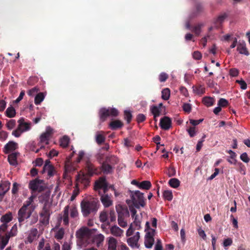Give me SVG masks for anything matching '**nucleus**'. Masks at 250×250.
<instances>
[{
	"label": "nucleus",
	"mask_w": 250,
	"mask_h": 250,
	"mask_svg": "<svg viewBox=\"0 0 250 250\" xmlns=\"http://www.w3.org/2000/svg\"><path fill=\"white\" fill-rule=\"evenodd\" d=\"M170 96V90L167 88H165L162 91V98L164 100L169 99Z\"/></svg>",
	"instance_id": "79ce46f5"
},
{
	"label": "nucleus",
	"mask_w": 250,
	"mask_h": 250,
	"mask_svg": "<svg viewBox=\"0 0 250 250\" xmlns=\"http://www.w3.org/2000/svg\"><path fill=\"white\" fill-rule=\"evenodd\" d=\"M38 221V216L37 214H34L31 215V216L30 218V222L29 224L30 225H32L35 223H36Z\"/></svg>",
	"instance_id": "864d4df0"
},
{
	"label": "nucleus",
	"mask_w": 250,
	"mask_h": 250,
	"mask_svg": "<svg viewBox=\"0 0 250 250\" xmlns=\"http://www.w3.org/2000/svg\"><path fill=\"white\" fill-rule=\"evenodd\" d=\"M172 121L171 119L167 116L161 118L160 122V126L164 130H168L171 126Z\"/></svg>",
	"instance_id": "f8f14e48"
},
{
	"label": "nucleus",
	"mask_w": 250,
	"mask_h": 250,
	"mask_svg": "<svg viewBox=\"0 0 250 250\" xmlns=\"http://www.w3.org/2000/svg\"><path fill=\"white\" fill-rule=\"evenodd\" d=\"M111 233L116 237H121L123 235L124 230L121 229L117 225H114L111 227L110 229Z\"/></svg>",
	"instance_id": "aec40b11"
},
{
	"label": "nucleus",
	"mask_w": 250,
	"mask_h": 250,
	"mask_svg": "<svg viewBox=\"0 0 250 250\" xmlns=\"http://www.w3.org/2000/svg\"><path fill=\"white\" fill-rule=\"evenodd\" d=\"M124 118L126 121L127 124H129L132 120V115L129 111L125 110L124 111Z\"/></svg>",
	"instance_id": "49530a36"
},
{
	"label": "nucleus",
	"mask_w": 250,
	"mask_h": 250,
	"mask_svg": "<svg viewBox=\"0 0 250 250\" xmlns=\"http://www.w3.org/2000/svg\"><path fill=\"white\" fill-rule=\"evenodd\" d=\"M12 219V213L10 211H8L1 217L0 221L3 223H6L7 224V223L11 221Z\"/></svg>",
	"instance_id": "bb28decb"
},
{
	"label": "nucleus",
	"mask_w": 250,
	"mask_h": 250,
	"mask_svg": "<svg viewBox=\"0 0 250 250\" xmlns=\"http://www.w3.org/2000/svg\"><path fill=\"white\" fill-rule=\"evenodd\" d=\"M135 229H136L135 228H133V224H131L129 228L126 231V236L128 237L131 236L133 234Z\"/></svg>",
	"instance_id": "e2e57ef3"
},
{
	"label": "nucleus",
	"mask_w": 250,
	"mask_h": 250,
	"mask_svg": "<svg viewBox=\"0 0 250 250\" xmlns=\"http://www.w3.org/2000/svg\"><path fill=\"white\" fill-rule=\"evenodd\" d=\"M47 172L49 177L54 175V167L52 165H44L42 170V173Z\"/></svg>",
	"instance_id": "393cba45"
},
{
	"label": "nucleus",
	"mask_w": 250,
	"mask_h": 250,
	"mask_svg": "<svg viewBox=\"0 0 250 250\" xmlns=\"http://www.w3.org/2000/svg\"><path fill=\"white\" fill-rule=\"evenodd\" d=\"M105 162L110 164V165H115L118 163V159L116 156L114 155H111L106 157Z\"/></svg>",
	"instance_id": "72a5a7b5"
},
{
	"label": "nucleus",
	"mask_w": 250,
	"mask_h": 250,
	"mask_svg": "<svg viewBox=\"0 0 250 250\" xmlns=\"http://www.w3.org/2000/svg\"><path fill=\"white\" fill-rule=\"evenodd\" d=\"M50 215V210L47 207V205L45 204L42 208V211L40 212V222L43 225H47L49 224Z\"/></svg>",
	"instance_id": "423d86ee"
},
{
	"label": "nucleus",
	"mask_w": 250,
	"mask_h": 250,
	"mask_svg": "<svg viewBox=\"0 0 250 250\" xmlns=\"http://www.w3.org/2000/svg\"><path fill=\"white\" fill-rule=\"evenodd\" d=\"M119 114L118 110L115 108H101L99 112L100 119L101 122H104L109 116L116 117Z\"/></svg>",
	"instance_id": "39448f33"
},
{
	"label": "nucleus",
	"mask_w": 250,
	"mask_h": 250,
	"mask_svg": "<svg viewBox=\"0 0 250 250\" xmlns=\"http://www.w3.org/2000/svg\"><path fill=\"white\" fill-rule=\"evenodd\" d=\"M150 110L153 114L154 118H156L160 115L161 109L156 105H152L150 107Z\"/></svg>",
	"instance_id": "473e14b6"
},
{
	"label": "nucleus",
	"mask_w": 250,
	"mask_h": 250,
	"mask_svg": "<svg viewBox=\"0 0 250 250\" xmlns=\"http://www.w3.org/2000/svg\"><path fill=\"white\" fill-rule=\"evenodd\" d=\"M111 195L106 193H104L101 196V202L105 208H108L112 205L113 201L111 200Z\"/></svg>",
	"instance_id": "ddd939ff"
},
{
	"label": "nucleus",
	"mask_w": 250,
	"mask_h": 250,
	"mask_svg": "<svg viewBox=\"0 0 250 250\" xmlns=\"http://www.w3.org/2000/svg\"><path fill=\"white\" fill-rule=\"evenodd\" d=\"M19 129H21V132L28 131L30 129V124L24 122V120L21 119L19 120Z\"/></svg>",
	"instance_id": "4be33fe9"
},
{
	"label": "nucleus",
	"mask_w": 250,
	"mask_h": 250,
	"mask_svg": "<svg viewBox=\"0 0 250 250\" xmlns=\"http://www.w3.org/2000/svg\"><path fill=\"white\" fill-rule=\"evenodd\" d=\"M16 125L15 120H10L6 124V126L9 130H11Z\"/></svg>",
	"instance_id": "052dcab7"
},
{
	"label": "nucleus",
	"mask_w": 250,
	"mask_h": 250,
	"mask_svg": "<svg viewBox=\"0 0 250 250\" xmlns=\"http://www.w3.org/2000/svg\"><path fill=\"white\" fill-rule=\"evenodd\" d=\"M17 148V143L13 141H10L5 145L3 148V152L5 154H8L11 151L16 150Z\"/></svg>",
	"instance_id": "2eb2a0df"
},
{
	"label": "nucleus",
	"mask_w": 250,
	"mask_h": 250,
	"mask_svg": "<svg viewBox=\"0 0 250 250\" xmlns=\"http://www.w3.org/2000/svg\"><path fill=\"white\" fill-rule=\"evenodd\" d=\"M232 239L230 238H228L224 239L223 241V247L225 250H228L227 247L231 246L232 244Z\"/></svg>",
	"instance_id": "3c124183"
},
{
	"label": "nucleus",
	"mask_w": 250,
	"mask_h": 250,
	"mask_svg": "<svg viewBox=\"0 0 250 250\" xmlns=\"http://www.w3.org/2000/svg\"><path fill=\"white\" fill-rule=\"evenodd\" d=\"M17 225L15 224L12 227L10 232L6 233L8 235L10 236V237H13L17 235Z\"/></svg>",
	"instance_id": "603ef678"
},
{
	"label": "nucleus",
	"mask_w": 250,
	"mask_h": 250,
	"mask_svg": "<svg viewBox=\"0 0 250 250\" xmlns=\"http://www.w3.org/2000/svg\"><path fill=\"white\" fill-rule=\"evenodd\" d=\"M228 104V101L224 98H221L218 102V105L220 107H226Z\"/></svg>",
	"instance_id": "5fc2aeb1"
},
{
	"label": "nucleus",
	"mask_w": 250,
	"mask_h": 250,
	"mask_svg": "<svg viewBox=\"0 0 250 250\" xmlns=\"http://www.w3.org/2000/svg\"><path fill=\"white\" fill-rule=\"evenodd\" d=\"M104 237L102 234L96 235L93 237V242L96 243V246L99 247L104 240Z\"/></svg>",
	"instance_id": "c756f323"
},
{
	"label": "nucleus",
	"mask_w": 250,
	"mask_h": 250,
	"mask_svg": "<svg viewBox=\"0 0 250 250\" xmlns=\"http://www.w3.org/2000/svg\"><path fill=\"white\" fill-rule=\"evenodd\" d=\"M193 58L196 60H200L202 57L201 53L198 51H194L192 54Z\"/></svg>",
	"instance_id": "774afa93"
},
{
	"label": "nucleus",
	"mask_w": 250,
	"mask_h": 250,
	"mask_svg": "<svg viewBox=\"0 0 250 250\" xmlns=\"http://www.w3.org/2000/svg\"><path fill=\"white\" fill-rule=\"evenodd\" d=\"M146 119V116L142 113H140L137 115L136 117V121L138 123H141L145 121Z\"/></svg>",
	"instance_id": "6e6d98bb"
},
{
	"label": "nucleus",
	"mask_w": 250,
	"mask_h": 250,
	"mask_svg": "<svg viewBox=\"0 0 250 250\" xmlns=\"http://www.w3.org/2000/svg\"><path fill=\"white\" fill-rule=\"evenodd\" d=\"M168 184L171 187L176 188L180 186V182L177 178H171L169 180Z\"/></svg>",
	"instance_id": "e433bc0d"
},
{
	"label": "nucleus",
	"mask_w": 250,
	"mask_h": 250,
	"mask_svg": "<svg viewBox=\"0 0 250 250\" xmlns=\"http://www.w3.org/2000/svg\"><path fill=\"white\" fill-rule=\"evenodd\" d=\"M155 233V229H150L149 232H146L145 237V245L147 249L152 248L154 244V236Z\"/></svg>",
	"instance_id": "6e6552de"
},
{
	"label": "nucleus",
	"mask_w": 250,
	"mask_h": 250,
	"mask_svg": "<svg viewBox=\"0 0 250 250\" xmlns=\"http://www.w3.org/2000/svg\"><path fill=\"white\" fill-rule=\"evenodd\" d=\"M44 95L43 93L40 92L35 97L34 103L36 105L40 104L44 100Z\"/></svg>",
	"instance_id": "f704fd0d"
},
{
	"label": "nucleus",
	"mask_w": 250,
	"mask_h": 250,
	"mask_svg": "<svg viewBox=\"0 0 250 250\" xmlns=\"http://www.w3.org/2000/svg\"><path fill=\"white\" fill-rule=\"evenodd\" d=\"M105 137L100 133H98L96 136V143L100 145L104 143L105 142Z\"/></svg>",
	"instance_id": "c03bdc74"
},
{
	"label": "nucleus",
	"mask_w": 250,
	"mask_h": 250,
	"mask_svg": "<svg viewBox=\"0 0 250 250\" xmlns=\"http://www.w3.org/2000/svg\"><path fill=\"white\" fill-rule=\"evenodd\" d=\"M10 237V236L8 235L6 233L4 236L0 235V243L3 244L6 246Z\"/></svg>",
	"instance_id": "de8ad7c7"
},
{
	"label": "nucleus",
	"mask_w": 250,
	"mask_h": 250,
	"mask_svg": "<svg viewBox=\"0 0 250 250\" xmlns=\"http://www.w3.org/2000/svg\"><path fill=\"white\" fill-rule=\"evenodd\" d=\"M124 125L123 123L120 120H115L112 121L109 124V126L112 130H116L120 128Z\"/></svg>",
	"instance_id": "a878e982"
},
{
	"label": "nucleus",
	"mask_w": 250,
	"mask_h": 250,
	"mask_svg": "<svg viewBox=\"0 0 250 250\" xmlns=\"http://www.w3.org/2000/svg\"><path fill=\"white\" fill-rule=\"evenodd\" d=\"M10 183L8 181H4L0 183V200H1L6 193L9 190Z\"/></svg>",
	"instance_id": "9b49d317"
},
{
	"label": "nucleus",
	"mask_w": 250,
	"mask_h": 250,
	"mask_svg": "<svg viewBox=\"0 0 250 250\" xmlns=\"http://www.w3.org/2000/svg\"><path fill=\"white\" fill-rule=\"evenodd\" d=\"M117 240L112 237L108 238V250H116L117 248Z\"/></svg>",
	"instance_id": "b1692460"
},
{
	"label": "nucleus",
	"mask_w": 250,
	"mask_h": 250,
	"mask_svg": "<svg viewBox=\"0 0 250 250\" xmlns=\"http://www.w3.org/2000/svg\"><path fill=\"white\" fill-rule=\"evenodd\" d=\"M240 159L245 163H248L250 161L248 154L246 152L243 153L240 157Z\"/></svg>",
	"instance_id": "bf43d9fd"
},
{
	"label": "nucleus",
	"mask_w": 250,
	"mask_h": 250,
	"mask_svg": "<svg viewBox=\"0 0 250 250\" xmlns=\"http://www.w3.org/2000/svg\"><path fill=\"white\" fill-rule=\"evenodd\" d=\"M134 221L133 224V227L135 226V228L136 229L139 230L141 229V219L139 216H135L134 218Z\"/></svg>",
	"instance_id": "58836bf2"
},
{
	"label": "nucleus",
	"mask_w": 250,
	"mask_h": 250,
	"mask_svg": "<svg viewBox=\"0 0 250 250\" xmlns=\"http://www.w3.org/2000/svg\"><path fill=\"white\" fill-rule=\"evenodd\" d=\"M52 133V130L50 128H48L45 132L42 134L40 137L41 142L45 143L46 145L49 144V139Z\"/></svg>",
	"instance_id": "6ab92c4d"
},
{
	"label": "nucleus",
	"mask_w": 250,
	"mask_h": 250,
	"mask_svg": "<svg viewBox=\"0 0 250 250\" xmlns=\"http://www.w3.org/2000/svg\"><path fill=\"white\" fill-rule=\"evenodd\" d=\"M176 174V170L175 169L172 167H170L168 168L167 169V175L169 177L173 176Z\"/></svg>",
	"instance_id": "0e129e2a"
},
{
	"label": "nucleus",
	"mask_w": 250,
	"mask_h": 250,
	"mask_svg": "<svg viewBox=\"0 0 250 250\" xmlns=\"http://www.w3.org/2000/svg\"><path fill=\"white\" fill-rule=\"evenodd\" d=\"M236 83H239L240 85L241 89L244 90L247 89V84L243 79H241L240 80H236Z\"/></svg>",
	"instance_id": "69168bd1"
},
{
	"label": "nucleus",
	"mask_w": 250,
	"mask_h": 250,
	"mask_svg": "<svg viewBox=\"0 0 250 250\" xmlns=\"http://www.w3.org/2000/svg\"><path fill=\"white\" fill-rule=\"evenodd\" d=\"M5 114L9 118H13L16 115V111L13 106L9 107L5 111Z\"/></svg>",
	"instance_id": "4c0bfd02"
},
{
	"label": "nucleus",
	"mask_w": 250,
	"mask_h": 250,
	"mask_svg": "<svg viewBox=\"0 0 250 250\" xmlns=\"http://www.w3.org/2000/svg\"><path fill=\"white\" fill-rule=\"evenodd\" d=\"M69 210L70 212V217L72 218H76L79 215L78 209L75 206H72L70 207L68 205L65 206L63 211L62 215L63 222L65 226L69 224Z\"/></svg>",
	"instance_id": "7ed1b4c3"
},
{
	"label": "nucleus",
	"mask_w": 250,
	"mask_h": 250,
	"mask_svg": "<svg viewBox=\"0 0 250 250\" xmlns=\"http://www.w3.org/2000/svg\"><path fill=\"white\" fill-rule=\"evenodd\" d=\"M85 167L88 174L90 176L93 175L94 174H98V170L93 164L89 162H86Z\"/></svg>",
	"instance_id": "412c9836"
},
{
	"label": "nucleus",
	"mask_w": 250,
	"mask_h": 250,
	"mask_svg": "<svg viewBox=\"0 0 250 250\" xmlns=\"http://www.w3.org/2000/svg\"><path fill=\"white\" fill-rule=\"evenodd\" d=\"M69 143V138L66 136H63L60 139V146L63 147H66Z\"/></svg>",
	"instance_id": "a19ab883"
},
{
	"label": "nucleus",
	"mask_w": 250,
	"mask_h": 250,
	"mask_svg": "<svg viewBox=\"0 0 250 250\" xmlns=\"http://www.w3.org/2000/svg\"><path fill=\"white\" fill-rule=\"evenodd\" d=\"M42 183V180L36 179L34 180L31 181L29 184V188L33 191L39 192H42L44 190V187L41 185Z\"/></svg>",
	"instance_id": "0eeeda50"
},
{
	"label": "nucleus",
	"mask_w": 250,
	"mask_h": 250,
	"mask_svg": "<svg viewBox=\"0 0 250 250\" xmlns=\"http://www.w3.org/2000/svg\"><path fill=\"white\" fill-rule=\"evenodd\" d=\"M202 102L206 106L209 107L214 104L215 100L213 98L210 97H205L203 98Z\"/></svg>",
	"instance_id": "7c9ffc66"
},
{
	"label": "nucleus",
	"mask_w": 250,
	"mask_h": 250,
	"mask_svg": "<svg viewBox=\"0 0 250 250\" xmlns=\"http://www.w3.org/2000/svg\"><path fill=\"white\" fill-rule=\"evenodd\" d=\"M77 185L82 184L84 187H86L89 183V180L88 176L84 174H79L76 179Z\"/></svg>",
	"instance_id": "4468645a"
},
{
	"label": "nucleus",
	"mask_w": 250,
	"mask_h": 250,
	"mask_svg": "<svg viewBox=\"0 0 250 250\" xmlns=\"http://www.w3.org/2000/svg\"><path fill=\"white\" fill-rule=\"evenodd\" d=\"M227 17L228 15L225 13L219 15L214 21L215 27L216 28H220L222 23Z\"/></svg>",
	"instance_id": "a211bd4d"
},
{
	"label": "nucleus",
	"mask_w": 250,
	"mask_h": 250,
	"mask_svg": "<svg viewBox=\"0 0 250 250\" xmlns=\"http://www.w3.org/2000/svg\"><path fill=\"white\" fill-rule=\"evenodd\" d=\"M237 50L241 54H244L246 56H249L250 53L246 47V44L244 42H239L237 45Z\"/></svg>",
	"instance_id": "dca6fc26"
},
{
	"label": "nucleus",
	"mask_w": 250,
	"mask_h": 250,
	"mask_svg": "<svg viewBox=\"0 0 250 250\" xmlns=\"http://www.w3.org/2000/svg\"><path fill=\"white\" fill-rule=\"evenodd\" d=\"M140 237V232L137 231L133 236L129 237L127 239V243L132 248H138L139 247L138 241Z\"/></svg>",
	"instance_id": "1a4fd4ad"
},
{
	"label": "nucleus",
	"mask_w": 250,
	"mask_h": 250,
	"mask_svg": "<svg viewBox=\"0 0 250 250\" xmlns=\"http://www.w3.org/2000/svg\"><path fill=\"white\" fill-rule=\"evenodd\" d=\"M101 167L104 174H108L112 172V167L105 161L103 163Z\"/></svg>",
	"instance_id": "cd10ccee"
},
{
	"label": "nucleus",
	"mask_w": 250,
	"mask_h": 250,
	"mask_svg": "<svg viewBox=\"0 0 250 250\" xmlns=\"http://www.w3.org/2000/svg\"><path fill=\"white\" fill-rule=\"evenodd\" d=\"M108 219V214L106 211H102L100 215V220L102 223H105Z\"/></svg>",
	"instance_id": "09e8293b"
},
{
	"label": "nucleus",
	"mask_w": 250,
	"mask_h": 250,
	"mask_svg": "<svg viewBox=\"0 0 250 250\" xmlns=\"http://www.w3.org/2000/svg\"><path fill=\"white\" fill-rule=\"evenodd\" d=\"M17 153L14 152L8 156V161L11 165L13 166H16L17 165Z\"/></svg>",
	"instance_id": "5701e85b"
},
{
	"label": "nucleus",
	"mask_w": 250,
	"mask_h": 250,
	"mask_svg": "<svg viewBox=\"0 0 250 250\" xmlns=\"http://www.w3.org/2000/svg\"><path fill=\"white\" fill-rule=\"evenodd\" d=\"M163 196L165 200L169 201H171L173 198V194L171 190H166L164 191Z\"/></svg>",
	"instance_id": "ea45409f"
},
{
	"label": "nucleus",
	"mask_w": 250,
	"mask_h": 250,
	"mask_svg": "<svg viewBox=\"0 0 250 250\" xmlns=\"http://www.w3.org/2000/svg\"><path fill=\"white\" fill-rule=\"evenodd\" d=\"M118 224L122 228L127 226V222L124 220V217H118Z\"/></svg>",
	"instance_id": "4d7b16f0"
},
{
	"label": "nucleus",
	"mask_w": 250,
	"mask_h": 250,
	"mask_svg": "<svg viewBox=\"0 0 250 250\" xmlns=\"http://www.w3.org/2000/svg\"><path fill=\"white\" fill-rule=\"evenodd\" d=\"M89 234V229L87 228H83L80 229L78 231L76 232V236L77 237L82 239L84 238L85 236Z\"/></svg>",
	"instance_id": "c85d7f7f"
},
{
	"label": "nucleus",
	"mask_w": 250,
	"mask_h": 250,
	"mask_svg": "<svg viewBox=\"0 0 250 250\" xmlns=\"http://www.w3.org/2000/svg\"><path fill=\"white\" fill-rule=\"evenodd\" d=\"M64 234V229L61 228L56 232L55 237L58 240H61L63 238Z\"/></svg>",
	"instance_id": "37998d69"
},
{
	"label": "nucleus",
	"mask_w": 250,
	"mask_h": 250,
	"mask_svg": "<svg viewBox=\"0 0 250 250\" xmlns=\"http://www.w3.org/2000/svg\"><path fill=\"white\" fill-rule=\"evenodd\" d=\"M116 209L118 213V217H125V215H129V212L127 209L123 207L121 205L116 206Z\"/></svg>",
	"instance_id": "f3484780"
},
{
	"label": "nucleus",
	"mask_w": 250,
	"mask_h": 250,
	"mask_svg": "<svg viewBox=\"0 0 250 250\" xmlns=\"http://www.w3.org/2000/svg\"><path fill=\"white\" fill-rule=\"evenodd\" d=\"M194 92L199 95L203 94L205 92V88L201 85L193 87Z\"/></svg>",
	"instance_id": "a18cd8bd"
},
{
	"label": "nucleus",
	"mask_w": 250,
	"mask_h": 250,
	"mask_svg": "<svg viewBox=\"0 0 250 250\" xmlns=\"http://www.w3.org/2000/svg\"><path fill=\"white\" fill-rule=\"evenodd\" d=\"M204 26V24L202 23H198L192 27L191 31L194 33L196 36H199L201 32V29Z\"/></svg>",
	"instance_id": "2f4dec72"
},
{
	"label": "nucleus",
	"mask_w": 250,
	"mask_h": 250,
	"mask_svg": "<svg viewBox=\"0 0 250 250\" xmlns=\"http://www.w3.org/2000/svg\"><path fill=\"white\" fill-rule=\"evenodd\" d=\"M94 188L95 190L103 189L104 193H105L108 189V185L105 178H100L99 180L95 183Z\"/></svg>",
	"instance_id": "9d476101"
},
{
	"label": "nucleus",
	"mask_w": 250,
	"mask_h": 250,
	"mask_svg": "<svg viewBox=\"0 0 250 250\" xmlns=\"http://www.w3.org/2000/svg\"><path fill=\"white\" fill-rule=\"evenodd\" d=\"M183 110L185 112H186L188 113H189L190 112L191 110V104H189L185 103L183 105Z\"/></svg>",
	"instance_id": "680f3d73"
},
{
	"label": "nucleus",
	"mask_w": 250,
	"mask_h": 250,
	"mask_svg": "<svg viewBox=\"0 0 250 250\" xmlns=\"http://www.w3.org/2000/svg\"><path fill=\"white\" fill-rule=\"evenodd\" d=\"M168 78V75L165 73L162 72L159 75V80L161 82H165Z\"/></svg>",
	"instance_id": "13d9d810"
},
{
	"label": "nucleus",
	"mask_w": 250,
	"mask_h": 250,
	"mask_svg": "<svg viewBox=\"0 0 250 250\" xmlns=\"http://www.w3.org/2000/svg\"><path fill=\"white\" fill-rule=\"evenodd\" d=\"M130 197L133 204L136 208H139L141 206L144 207L146 205L144 194L139 190L131 191Z\"/></svg>",
	"instance_id": "20e7f679"
},
{
	"label": "nucleus",
	"mask_w": 250,
	"mask_h": 250,
	"mask_svg": "<svg viewBox=\"0 0 250 250\" xmlns=\"http://www.w3.org/2000/svg\"><path fill=\"white\" fill-rule=\"evenodd\" d=\"M189 135L190 137H193L195 136L197 131L195 126H190L187 129Z\"/></svg>",
	"instance_id": "8fccbe9b"
},
{
	"label": "nucleus",
	"mask_w": 250,
	"mask_h": 250,
	"mask_svg": "<svg viewBox=\"0 0 250 250\" xmlns=\"http://www.w3.org/2000/svg\"><path fill=\"white\" fill-rule=\"evenodd\" d=\"M229 75L232 77H236L239 74V71L235 68H231L229 71Z\"/></svg>",
	"instance_id": "338daca9"
},
{
	"label": "nucleus",
	"mask_w": 250,
	"mask_h": 250,
	"mask_svg": "<svg viewBox=\"0 0 250 250\" xmlns=\"http://www.w3.org/2000/svg\"><path fill=\"white\" fill-rule=\"evenodd\" d=\"M99 203L96 199L90 201L83 200L81 203V208L84 217H87L91 213H95L99 208Z\"/></svg>",
	"instance_id": "f03ea898"
},
{
	"label": "nucleus",
	"mask_w": 250,
	"mask_h": 250,
	"mask_svg": "<svg viewBox=\"0 0 250 250\" xmlns=\"http://www.w3.org/2000/svg\"><path fill=\"white\" fill-rule=\"evenodd\" d=\"M151 187V184L149 181H143L140 182V184L139 186V188L140 189H149Z\"/></svg>",
	"instance_id": "c9c22d12"
},
{
	"label": "nucleus",
	"mask_w": 250,
	"mask_h": 250,
	"mask_svg": "<svg viewBox=\"0 0 250 250\" xmlns=\"http://www.w3.org/2000/svg\"><path fill=\"white\" fill-rule=\"evenodd\" d=\"M35 198V196L34 195L30 196L18 210L17 218L20 226L22 225L26 219L30 218L35 210L36 208V205L34 203V199Z\"/></svg>",
	"instance_id": "f257e3e1"
}]
</instances>
